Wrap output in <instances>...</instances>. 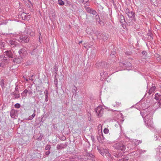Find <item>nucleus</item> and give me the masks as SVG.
Returning a JSON list of instances; mask_svg holds the SVG:
<instances>
[{
  "label": "nucleus",
  "mask_w": 161,
  "mask_h": 161,
  "mask_svg": "<svg viewBox=\"0 0 161 161\" xmlns=\"http://www.w3.org/2000/svg\"><path fill=\"white\" fill-rule=\"evenodd\" d=\"M16 56L14 53V52L11 50H8L5 51L4 53V55H1L0 57L2 58L3 62L8 64L9 63L10 60L13 62L15 63L13 59Z\"/></svg>",
  "instance_id": "f257e3e1"
},
{
  "label": "nucleus",
  "mask_w": 161,
  "mask_h": 161,
  "mask_svg": "<svg viewBox=\"0 0 161 161\" xmlns=\"http://www.w3.org/2000/svg\"><path fill=\"white\" fill-rule=\"evenodd\" d=\"M18 53L19 54V56H15L13 59L14 63L16 64L21 63L23 60V59L26 57L28 53L27 48L26 47H23L20 48L18 51Z\"/></svg>",
  "instance_id": "f03ea898"
},
{
  "label": "nucleus",
  "mask_w": 161,
  "mask_h": 161,
  "mask_svg": "<svg viewBox=\"0 0 161 161\" xmlns=\"http://www.w3.org/2000/svg\"><path fill=\"white\" fill-rule=\"evenodd\" d=\"M152 114L150 113L149 114H146L144 119L145 125L147 126L150 129L154 128V125L152 120Z\"/></svg>",
  "instance_id": "7ed1b4c3"
},
{
  "label": "nucleus",
  "mask_w": 161,
  "mask_h": 161,
  "mask_svg": "<svg viewBox=\"0 0 161 161\" xmlns=\"http://www.w3.org/2000/svg\"><path fill=\"white\" fill-rule=\"evenodd\" d=\"M113 147L116 149H117L118 151H124L126 148L125 145L123 143V142H120L115 144Z\"/></svg>",
  "instance_id": "20e7f679"
},
{
  "label": "nucleus",
  "mask_w": 161,
  "mask_h": 161,
  "mask_svg": "<svg viewBox=\"0 0 161 161\" xmlns=\"http://www.w3.org/2000/svg\"><path fill=\"white\" fill-rule=\"evenodd\" d=\"M97 67L98 69H105V70H108V68L109 67L110 65L107 64L105 62L101 61L97 63L96 64Z\"/></svg>",
  "instance_id": "39448f33"
},
{
  "label": "nucleus",
  "mask_w": 161,
  "mask_h": 161,
  "mask_svg": "<svg viewBox=\"0 0 161 161\" xmlns=\"http://www.w3.org/2000/svg\"><path fill=\"white\" fill-rule=\"evenodd\" d=\"M97 36L98 39H101L104 41L108 40L109 37L108 34L105 33H99Z\"/></svg>",
  "instance_id": "423d86ee"
},
{
  "label": "nucleus",
  "mask_w": 161,
  "mask_h": 161,
  "mask_svg": "<svg viewBox=\"0 0 161 161\" xmlns=\"http://www.w3.org/2000/svg\"><path fill=\"white\" fill-rule=\"evenodd\" d=\"M17 40L22 43H25L29 42V38L26 35H23L19 36Z\"/></svg>",
  "instance_id": "0eeeda50"
},
{
  "label": "nucleus",
  "mask_w": 161,
  "mask_h": 161,
  "mask_svg": "<svg viewBox=\"0 0 161 161\" xmlns=\"http://www.w3.org/2000/svg\"><path fill=\"white\" fill-rule=\"evenodd\" d=\"M98 152L103 156L105 155L106 157H109L111 156V154L109 153L108 150L106 149L101 148L100 147H97Z\"/></svg>",
  "instance_id": "6e6552de"
},
{
  "label": "nucleus",
  "mask_w": 161,
  "mask_h": 161,
  "mask_svg": "<svg viewBox=\"0 0 161 161\" xmlns=\"http://www.w3.org/2000/svg\"><path fill=\"white\" fill-rule=\"evenodd\" d=\"M104 108L102 106H98L95 109V111L99 117H101L103 114Z\"/></svg>",
  "instance_id": "1a4fd4ad"
},
{
  "label": "nucleus",
  "mask_w": 161,
  "mask_h": 161,
  "mask_svg": "<svg viewBox=\"0 0 161 161\" xmlns=\"http://www.w3.org/2000/svg\"><path fill=\"white\" fill-rule=\"evenodd\" d=\"M106 70L107 71H104V70H103L100 72V75L101 76V79L102 80L106 79L108 77L107 73L108 70Z\"/></svg>",
  "instance_id": "9d476101"
},
{
  "label": "nucleus",
  "mask_w": 161,
  "mask_h": 161,
  "mask_svg": "<svg viewBox=\"0 0 161 161\" xmlns=\"http://www.w3.org/2000/svg\"><path fill=\"white\" fill-rule=\"evenodd\" d=\"M85 8L87 12L93 15H96L97 13L96 11L89 7L85 6Z\"/></svg>",
  "instance_id": "9b49d317"
},
{
  "label": "nucleus",
  "mask_w": 161,
  "mask_h": 161,
  "mask_svg": "<svg viewBox=\"0 0 161 161\" xmlns=\"http://www.w3.org/2000/svg\"><path fill=\"white\" fill-rule=\"evenodd\" d=\"M154 99L158 101V104L160 106L161 105V95L160 94L156 93L155 95Z\"/></svg>",
  "instance_id": "f8f14e48"
},
{
  "label": "nucleus",
  "mask_w": 161,
  "mask_h": 161,
  "mask_svg": "<svg viewBox=\"0 0 161 161\" xmlns=\"http://www.w3.org/2000/svg\"><path fill=\"white\" fill-rule=\"evenodd\" d=\"M9 44L11 47H14L18 46L19 44L15 41L11 40L9 41Z\"/></svg>",
  "instance_id": "ddd939ff"
},
{
  "label": "nucleus",
  "mask_w": 161,
  "mask_h": 161,
  "mask_svg": "<svg viewBox=\"0 0 161 161\" xmlns=\"http://www.w3.org/2000/svg\"><path fill=\"white\" fill-rule=\"evenodd\" d=\"M135 13L132 11H131L127 15L129 18L134 21L136 20V18L135 17Z\"/></svg>",
  "instance_id": "4468645a"
},
{
  "label": "nucleus",
  "mask_w": 161,
  "mask_h": 161,
  "mask_svg": "<svg viewBox=\"0 0 161 161\" xmlns=\"http://www.w3.org/2000/svg\"><path fill=\"white\" fill-rule=\"evenodd\" d=\"M67 146V144L66 143L58 144L57 146V150L63 149L66 148Z\"/></svg>",
  "instance_id": "2eb2a0df"
},
{
  "label": "nucleus",
  "mask_w": 161,
  "mask_h": 161,
  "mask_svg": "<svg viewBox=\"0 0 161 161\" xmlns=\"http://www.w3.org/2000/svg\"><path fill=\"white\" fill-rule=\"evenodd\" d=\"M87 159L92 161L95 160L94 156L92 154L88 153L86 155Z\"/></svg>",
  "instance_id": "dca6fc26"
},
{
  "label": "nucleus",
  "mask_w": 161,
  "mask_h": 161,
  "mask_svg": "<svg viewBox=\"0 0 161 161\" xmlns=\"http://www.w3.org/2000/svg\"><path fill=\"white\" fill-rule=\"evenodd\" d=\"M119 19L120 23L121 24H123L125 22L124 17L122 15H120L119 16Z\"/></svg>",
  "instance_id": "f3484780"
},
{
  "label": "nucleus",
  "mask_w": 161,
  "mask_h": 161,
  "mask_svg": "<svg viewBox=\"0 0 161 161\" xmlns=\"http://www.w3.org/2000/svg\"><path fill=\"white\" fill-rule=\"evenodd\" d=\"M18 92H14L11 93V95L14 96V99H18L20 97V94H18Z\"/></svg>",
  "instance_id": "a211bd4d"
},
{
  "label": "nucleus",
  "mask_w": 161,
  "mask_h": 161,
  "mask_svg": "<svg viewBox=\"0 0 161 161\" xmlns=\"http://www.w3.org/2000/svg\"><path fill=\"white\" fill-rule=\"evenodd\" d=\"M17 111L14 110H12L10 113V115L12 118H15Z\"/></svg>",
  "instance_id": "6ab92c4d"
},
{
  "label": "nucleus",
  "mask_w": 161,
  "mask_h": 161,
  "mask_svg": "<svg viewBox=\"0 0 161 161\" xmlns=\"http://www.w3.org/2000/svg\"><path fill=\"white\" fill-rule=\"evenodd\" d=\"M22 19L28 20L29 19V16L27 15L25 13H22L21 15Z\"/></svg>",
  "instance_id": "aec40b11"
},
{
  "label": "nucleus",
  "mask_w": 161,
  "mask_h": 161,
  "mask_svg": "<svg viewBox=\"0 0 161 161\" xmlns=\"http://www.w3.org/2000/svg\"><path fill=\"white\" fill-rule=\"evenodd\" d=\"M156 89V88L155 86H153L151 88H150L148 92V93L149 95H150L152 93L154 92Z\"/></svg>",
  "instance_id": "412c9836"
},
{
  "label": "nucleus",
  "mask_w": 161,
  "mask_h": 161,
  "mask_svg": "<svg viewBox=\"0 0 161 161\" xmlns=\"http://www.w3.org/2000/svg\"><path fill=\"white\" fill-rule=\"evenodd\" d=\"M26 33L27 34L30 35L31 36H33L34 35V32L32 31L31 29H29L27 30Z\"/></svg>",
  "instance_id": "4be33fe9"
},
{
  "label": "nucleus",
  "mask_w": 161,
  "mask_h": 161,
  "mask_svg": "<svg viewBox=\"0 0 161 161\" xmlns=\"http://www.w3.org/2000/svg\"><path fill=\"white\" fill-rule=\"evenodd\" d=\"M37 47V46H36V47L35 46L34 47V49L32 51H30V53L32 55H36V49Z\"/></svg>",
  "instance_id": "5701e85b"
},
{
  "label": "nucleus",
  "mask_w": 161,
  "mask_h": 161,
  "mask_svg": "<svg viewBox=\"0 0 161 161\" xmlns=\"http://www.w3.org/2000/svg\"><path fill=\"white\" fill-rule=\"evenodd\" d=\"M123 156V153L121 152H119L115 154L114 156L117 158H119Z\"/></svg>",
  "instance_id": "b1692460"
},
{
  "label": "nucleus",
  "mask_w": 161,
  "mask_h": 161,
  "mask_svg": "<svg viewBox=\"0 0 161 161\" xmlns=\"http://www.w3.org/2000/svg\"><path fill=\"white\" fill-rule=\"evenodd\" d=\"M58 71L57 66H55L53 67V72H54V75L55 78H56V76L57 75V72Z\"/></svg>",
  "instance_id": "393cba45"
},
{
  "label": "nucleus",
  "mask_w": 161,
  "mask_h": 161,
  "mask_svg": "<svg viewBox=\"0 0 161 161\" xmlns=\"http://www.w3.org/2000/svg\"><path fill=\"white\" fill-rule=\"evenodd\" d=\"M28 92V91L27 89L23 91V92H22L21 93V95L22 96H24V97H26L27 95L26 94Z\"/></svg>",
  "instance_id": "a878e982"
},
{
  "label": "nucleus",
  "mask_w": 161,
  "mask_h": 161,
  "mask_svg": "<svg viewBox=\"0 0 161 161\" xmlns=\"http://www.w3.org/2000/svg\"><path fill=\"white\" fill-rule=\"evenodd\" d=\"M0 85L3 89L5 87L4 83V80L3 79H2L0 81Z\"/></svg>",
  "instance_id": "bb28decb"
},
{
  "label": "nucleus",
  "mask_w": 161,
  "mask_h": 161,
  "mask_svg": "<svg viewBox=\"0 0 161 161\" xmlns=\"http://www.w3.org/2000/svg\"><path fill=\"white\" fill-rule=\"evenodd\" d=\"M36 112V110H34V113L31 115L29 116V117L28 119L29 120H31L35 116L36 114H35V113Z\"/></svg>",
  "instance_id": "cd10ccee"
},
{
  "label": "nucleus",
  "mask_w": 161,
  "mask_h": 161,
  "mask_svg": "<svg viewBox=\"0 0 161 161\" xmlns=\"http://www.w3.org/2000/svg\"><path fill=\"white\" fill-rule=\"evenodd\" d=\"M132 143L134 144V147L135 146H137L138 145V143H137V141L136 139H133L132 142Z\"/></svg>",
  "instance_id": "c85d7f7f"
},
{
  "label": "nucleus",
  "mask_w": 161,
  "mask_h": 161,
  "mask_svg": "<svg viewBox=\"0 0 161 161\" xmlns=\"http://www.w3.org/2000/svg\"><path fill=\"white\" fill-rule=\"evenodd\" d=\"M144 112H140V114H141V115L142 116V117L143 118H144V115L146 114V115L147 114V111L146 112V111L145 110H144Z\"/></svg>",
  "instance_id": "c756f323"
},
{
  "label": "nucleus",
  "mask_w": 161,
  "mask_h": 161,
  "mask_svg": "<svg viewBox=\"0 0 161 161\" xmlns=\"http://www.w3.org/2000/svg\"><path fill=\"white\" fill-rule=\"evenodd\" d=\"M19 89V86L18 85V84L17 83H16L15 84V89L14 92H19V90L18 89Z\"/></svg>",
  "instance_id": "7c9ffc66"
},
{
  "label": "nucleus",
  "mask_w": 161,
  "mask_h": 161,
  "mask_svg": "<svg viewBox=\"0 0 161 161\" xmlns=\"http://www.w3.org/2000/svg\"><path fill=\"white\" fill-rule=\"evenodd\" d=\"M45 147L46 150H49L51 148V146L49 144H47Z\"/></svg>",
  "instance_id": "2f4dec72"
},
{
  "label": "nucleus",
  "mask_w": 161,
  "mask_h": 161,
  "mask_svg": "<svg viewBox=\"0 0 161 161\" xmlns=\"http://www.w3.org/2000/svg\"><path fill=\"white\" fill-rule=\"evenodd\" d=\"M82 3H83L84 5L86 6H89V3L88 2V1L87 0L85 1L84 0L83 1Z\"/></svg>",
  "instance_id": "473e14b6"
},
{
  "label": "nucleus",
  "mask_w": 161,
  "mask_h": 161,
  "mask_svg": "<svg viewBox=\"0 0 161 161\" xmlns=\"http://www.w3.org/2000/svg\"><path fill=\"white\" fill-rule=\"evenodd\" d=\"M58 3L60 5H63L64 4V3L62 0H58Z\"/></svg>",
  "instance_id": "72a5a7b5"
},
{
  "label": "nucleus",
  "mask_w": 161,
  "mask_h": 161,
  "mask_svg": "<svg viewBox=\"0 0 161 161\" xmlns=\"http://www.w3.org/2000/svg\"><path fill=\"white\" fill-rule=\"evenodd\" d=\"M158 57H157V61L158 62L161 63V57L159 55H158Z\"/></svg>",
  "instance_id": "f704fd0d"
},
{
  "label": "nucleus",
  "mask_w": 161,
  "mask_h": 161,
  "mask_svg": "<svg viewBox=\"0 0 161 161\" xmlns=\"http://www.w3.org/2000/svg\"><path fill=\"white\" fill-rule=\"evenodd\" d=\"M124 65H125V66H127L130 67L131 66V64L130 62H129V63L127 62V63H126V64L124 63Z\"/></svg>",
  "instance_id": "c9c22d12"
},
{
  "label": "nucleus",
  "mask_w": 161,
  "mask_h": 161,
  "mask_svg": "<svg viewBox=\"0 0 161 161\" xmlns=\"http://www.w3.org/2000/svg\"><path fill=\"white\" fill-rule=\"evenodd\" d=\"M125 14L127 15L128 13H129L131 11L128 8H126L125 10Z\"/></svg>",
  "instance_id": "e433bc0d"
},
{
  "label": "nucleus",
  "mask_w": 161,
  "mask_h": 161,
  "mask_svg": "<svg viewBox=\"0 0 161 161\" xmlns=\"http://www.w3.org/2000/svg\"><path fill=\"white\" fill-rule=\"evenodd\" d=\"M44 93L45 96H48L49 92L47 90H45L44 91Z\"/></svg>",
  "instance_id": "4c0bfd02"
},
{
  "label": "nucleus",
  "mask_w": 161,
  "mask_h": 161,
  "mask_svg": "<svg viewBox=\"0 0 161 161\" xmlns=\"http://www.w3.org/2000/svg\"><path fill=\"white\" fill-rule=\"evenodd\" d=\"M56 78H55V80H54V84L55 85V86L56 87H58V80L57 79H56Z\"/></svg>",
  "instance_id": "58836bf2"
},
{
  "label": "nucleus",
  "mask_w": 161,
  "mask_h": 161,
  "mask_svg": "<svg viewBox=\"0 0 161 161\" xmlns=\"http://www.w3.org/2000/svg\"><path fill=\"white\" fill-rule=\"evenodd\" d=\"M14 107L16 108H19L20 107V104L18 103H17L15 104L14 105Z\"/></svg>",
  "instance_id": "ea45409f"
},
{
  "label": "nucleus",
  "mask_w": 161,
  "mask_h": 161,
  "mask_svg": "<svg viewBox=\"0 0 161 161\" xmlns=\"http://www.w3.org/2000/svg\"><path fill=\"white\" fill-rule=\"evenodd\" d=\"M103 132L106 134H108V133L109 130L107 128H105L103 130Z\"/></svg>",
  "instance_id": "a19ab883"
},
{
  "label": "nucleus",
  "mask_w": 161,
  "mask_h": 161,
  "mask_svg": "<svg viewBox=\"0 0 161 161\" xmlns=\"http://www.w3.org/2000/svg\"><path fill=\"white\" fill-rule=\"evenodd\" d=\"M43 137V135L42 134L40 135V136L38 138L37 140H38L41 141L42 139V138Z\"/></svg>",
  "instance_id": "79ce46f5"
},
{
  "label": "nucleus",
  "mask_w": 161,
  "mask_h": 161,
  "mask_svg": "<svg viewBox=\"0 0 161 161\" xmlns=\"http://www.w3.org/2000/svg\"><path fill=\"white\" fill-rule=\"evenodd\" d=\"M125 54L127 55H130L132 54V52H125Z\"/></svg>",
  "instance_id": "37998d69"
},
{
  "label": "nucleus",
  "mask_w": 161,
  "mask_h": 161,
  "mask_svg": "<svg viewBox=\"0 0 161 161\" xmlns=\"http://www.w3.org/2000/svg\"><path fill=\"white\" fill-rule=\"evenodd\" d=\"M146 151H147L146 150H140V153L142 154L145 153H146Z\"/></svg>",
  "instance_id": "c03bdc74"
},
{
  "label": "nucleus",
  "mask_w": 161,
  "mask_h": 161,
  "mask_svg": "<svg viewBox=\"0 0 161 161\" xmlns=\"http://www.w3.org/2000/svg\"><path fill=\"white\" fill-rule=\"evenodd\" d=\"M127 160L128 159H125L124 158H122L121 159H119L118 161H127Z\"/></svg>",
  "instance_id": "a18cd8bd"
},
{
  "label": "nucleus",
  "mask_w": 161,
  "mask_h": 161,
  "mask_svg": "<svg viewBox=\"0 0 161 161\" xmlns=\"http://www.w3.org/2000/svg\"><path fill=\"white\" fill-rule=\"evenodd\" d=\"M116 104L114 105V106H118L120 105V104H121V103L119 102H116Z\"/></svg>",
  "instance_id": "49530a36"
},
{
  "label": "nucleus",
  "mask_w": 161,
  "mask_h": 161,
  "mask_svg": "<svg viewBox=\"0 0 161 161\" xmlns=\"http://www.w3.org/2000/svg\"><path fill=\"white\" fill-rule=\"evenodd\" d=\"M116 54V52L114 51H112L110 55H114Z\"/></svg>",
  "instance_id": "de8ad7c7"
},
{
  "label": "nucleus",
  "mask_w": 161,
  "mask_h": 161,
  "mask_svg": "<svg viewBox=\"0 0 161 161\" xmlns=\"http://www.w3.org/2000/svg\"><path fill=\"white\" fill-rule=\"evenodd\" d=\"M45 102H47L48 101V96L45 97Z\"/></svg>",
  "instance_id": "09e8293b"
},
{
  "label": "nucleus",
  "mask_w": 161,
  "mask_h": 161,
  "mask_svg": "<svg viewBox=\"0 0 161 161\" xmlns=\"http://www.w3.org/2000/svg\"><path fill=\"white\" fill-rule=\"evenodd\" d=\"M1 35H3V36H7L8 35H9V34H8V33H3L2 32V33H1Z\"/></svg>",
  "instance_id": "8fccbe9b"
},
{
  "label": "nucleus",
  "mask_w": 161,
  "mask_h": 161,
  "mask_svg": "<svg viewBox=\"0 0 161 161\" xmlns=\"http://www.w3.org/2000/svg\"><path fill=\"white\" fill-rule=\"evenodd\" d=\"M4 65L5 64H4L2 63H0V67H4Z\"/></svg>",
  "instance_id": "3c124183"
},
{
  "label": "nucleus",
  "mask_w": 161,
  "mask_h": 161,
  "mask_svg": "<svg viewBox=\"0 0 161 161\" xmlns=\"http://www.w3.org/2000/svg\"><path fill=\"white\" fill-rule=\"evenodd\" d=\"M96 20V22H97L98 23H99V24L100 23V18H99V19H97Z\"/></svg>",
  "instance_id": "603ef678"
},
{
  "label": "nucleus",
  "mask_w": 161,
  "mask_h": 161,
  "mask_svg": "<svg viewBox=\"0 0 161 161\" xmlns=\"http://www.w3.org/2000/svg\"><path fill=\"white\" fill-rule=\"evenodd\" d=\"M142 54L146 55H147V53L146 51H142Z\"/></svg>",
  "instance_id": "864d4df0"
},
{
  "label": "nucleus",
  "mask_w": 161,
  "mask_h": 161,
  "mask_svg": "<svg viewBox=\"0 0 161 161\" xmlns=\"http://www.w3.org/2000/svg\"><path fill=\"white\" fill-rule=\"evenodd\" d=\"M50 153V152L49 151H48L46 152L45 153V154L46 155L48 156L49 154Z\"/></svg>",
  "instance_id": "5fc2aeb1"
},
{
  "label": "nucleus",
  "mask_w": 161,
  "mask_h": 161,
  "mask_svg": "<svg viewBox=\"0 0 161 161\" xmlns=\"http://www.w3.org/2000/svg\"><path fill=\"white\" fill-rule=\"evenodd\" d=\"M99 18H100V17H99V15H98L97 14L96 15V16H95L96 19H99Z\"/></svg>",
  "instance_id": "6e6d98bb"
},
{
  "label": "nucleus",
  "mask_w": 161,
  "mask_h": 161,
  "mask_svg": "<svg viewBox=\"0 0 161 161\" xmlns=\"http://www.w3.org/2000/svg\"><path fill=\"white\" fill-rule=\"evenodd\" d=\"M137 143H138V145L139 144L141 143L142 142V141L141 140H137Z\"/></svg>",
  "instance_id": "4d7b16f0"
},
{
  "label": "nucleus",
  "mask_w": 161,
  "mask_h": 161,
  "mask_svg": "<svg viewBox=\"0 0 161 161\" xmlns=\"http://www.w3.org/2000/svg\"><path fill=\"white\" fill-rule=\"evenodd\" d=\"M91 139L93 141L94 140V137L93 136H92L91 137Z\"/></svg>",
  "instance_id": "13d9d810"
},
{
  "label": "nucleus",
  "mask_w": 161,
  "mask_h": 161,
  "mask_svg": "<svg viewBox=\"0 0 161 161\" xmlns=\"http://www.w3.org/2000/svg\"><path fill=\"white\" fill-rule=\"evenodd\" d=\"M29 94H31L32 93V92L31 91H30L29 92Z\"/></svg>",
  "instance_id": "bf43d9fd"
},
{
  "label": "nucleus",
  "mask_w": 161,
  "mask_h": 161,
  "mask_svg": "<svg viewBox=\"0 0 161 161\" xmlns=\"http://www.w3.org/2000/svg\"><path fill=\"white\" fill-rule=\"evenodd\" d=\"M30 80H33V79L32 78V77H31V78H30V79H29Z\"/></svg>",
  "instance_id": "052dcab7"
},
{
  "label": "nucleus",
  "mask_w": 161,
  "mask_h": 161,
  "mask_svg": "<svg viewBox=\"0 0 161 161\" xmlns=\"http://www.w3.org/2000/svg\"><path fill=\"white\" fill-rule=\"evenodd\" d=\"M82 42V41L79 42V44H80V43H81Z\"/></svg>",
  "instance_id": "680f3d73"
},
{
  "label": "nucleus",
  "mask_w": 161,
  "mask_h": 161,
  "mask_svg": "<svg viewBox=\"0 0 161 161\" xmlns=\"http://www.w3.org/2000/svg\"><path fill=\"white\" fill-rule=\"evenodd\" d=\"M40 38H41V37H40V36H39V40H40Z\"/></svg>",
  "instance_id": "e2e57ef3"
},
{
  "label": "nucleus",
  "mask_w": 161,
  "mask_h": 161,
  "mask_svg": "<svg viewBox=\"0 0 161 161\" xmlns=\"http://www.w3.org/2000/svg\"><path fill=\"white\" fill-rule=\"evenodd\" d=\"M2 140L1 137H0V141Z\"/></svg>",
  "instance_id": "0e129e2a"
},
{
  "label": "nucleus",
  "mask_w": 161,
  "mask_h": 161,
  "mask_svg": "<svg viewBox=\"0 0 161 161\" xmlns=\"http://www.w3.org/2000/svg\"><path fill=\"white\" fill-rule=\"evenodd\" d=\"M25 80H26V81H28V80L26 79Z\"/></svg>",
  "instance_id": "69168bd1"
},
{
  "label": "nucleus",
  "mask_w": 161,
  "mask_h": 161,
  "mask_svg": "<svg viewBox=\"0 0 161 161\" xmlns=\"http://www.w3.org/2000/svg\"><path fill=\"white\" fill-rule=\"evenodd\" d=\"M33 76V75H32L31 76V77H32Z\"/></svg>",
  "instance_id": "338daca9"
},
{
  "label": "nucleus",
  "mask_w": 161,
  "mask_h": 161,
  "mask_svg": "<svg viewBox=\"0 0 161 161\" xmlns=\"http://www.w3.org/2000/svg\"><path fill=\"white\" fill-rule=\"evenodd\" d=\"M131 148H132V147H130V149H131Z\"/></svg>",
  "instance_id": "774afa93"
}]
</instances>
